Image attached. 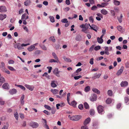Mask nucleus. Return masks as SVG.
Segmentation results:
<instances>
[{"label":"nucleus","mask_w":129,"mask_h":129,"mask_svg":"<svg viewBox=\"0 0 129 129\" xmlns=\"http://www.w3.org/2000/svg\"><path fill=\"white\" fill-rule=\"evenodd\" d=\"M68 117L71 120L74 121H77L79 120L81 118V116L79 115H75L71 116L69 115L68 116Z\"/></svg>","instance_id":"nucleus-1"},{"label":"nucleus","mask_w":129,"mask_h":129,"mask_svg":"<svg viewBox=\"0 0 129 129\" xmlns=\"http://www.w3.org/2000/svg\"><path fill=\"white\" fill-rule=\"evenodd\" d=\"M103 107L101 105L97 107V110L98 113L101 114H104V112L103 109Z\"/></svg>","instance_id":"nucleus-2"},{"label":"nucleus","mask_w":129,"mask_h":129,"mask_svg":"<svg viewBox=\"0 0 129 129\" xmlns=\"http://www.w3.org/2000/svg\"><path fill=\"white\" fill-rule=\"evenodd\" d=\"M97 99V96L96 94L93 93L92 94L90 98L91 101L93 102L96 101Z\"/></svg>","instance_id":"nucleus-3"},{"label":"nucleus","mask_w":129,"mask_h":129,"mask_svg":"<svg viewBox=\"0 0 129 129\" xmlns=\"http://www.w3.org/2000/svg\"><path fill=\"white\" fill-rule=\"evenodd\" d=\"M30 125L33 128H36L38 126V124L37 122H32L30 123Z\"/></svg>","instance_id":"nucleus-4"},{"label":"nucleus","mask_w":129,"mask_h":129,"mask_svg":"<svg viewBox=\"0 0 129 129\" xmlns=\"http://www.w3.org/2000/svg\"><path fill=\"white\" fill-rule=\"evenodd\" d=\"M25 86L29 90L32 91L34 88V87L33 85H31L27 84H25Z\"/></svg>","instance_id":"nucleus-5"},{"label":"nucleus","mask_w":129,"mask_h":129,"mask_svg":"<svg viewBox=\"0 0 129 129\" xmlns=\"http://www.w3.org/2000/svg\"><path fill=\"white\" fill-rule=\"evenodd\" d=\"M60 72L58 71V69L57 68H55L53 71V73L58 77L60 76L58 74Z\"/></svg>","instance_id":"nucleus-6"},{"label":"nucleus","mask_w":129,"mask_h":129,"mask_svg":"<svg viewBox=\"0 0 129 129\" xmlns=\"http://www.w3.org/2000/svg\"><path fill=\"white\" fill-rule=\"evenodd\" d=\"M7 11L6 8L5 6H0V12H5Z\"/></svg>","instance_id":"nucleus-7"},{"label":"nucleus","mask_w":129,"mask_h":129,"mask_svg":"<svg viewBox=\"0 0 129 129\" xmlns=\"http://www.w3.org/2000/svg\"><path fill=\"white\" fill-rule=\"evenodd\" d=\"M29 18L28 16L26 15V14L24 13L21 16L22 20H26L27 19Z\"/></svg>","instance_id":"nucleus-8"},{"label":"nucleus","mask_w":129,"mask_h":129,"mask_svg":"<svg viewBox=\"0 0 129 129\" xmlns=\"http://www.w3.org/2000/svg\"><path fill=\"white\" fill-rule=\"evenodd\" d=\"M128 84V82L126 81H122L120 83L121 87H125L127 86Z\"/></svg>","instance_id":"nucleus-9"},{"label":"nucleus","mask_w":129,"mask_h":129,"mask_svg":"<svg viewBox=\"0 0 129 129\" xmlns=\"http://www.w3.org/2000/svg\"><path fill=\"white\" fill-rule=\"evenodd\" d=\"M35 48V47L34 46L31 45L28 47L27 49L28 51L29 52H31L33 51Z\"/></svg>","instance_id":"nucleus-10"},{"label":"nucleus","mask_w":129,"mask_h":129,"mask_svg":"<svg viewBox=\"0 0 129 129\" xmlns=\"http://www.w3.org/2000/svg\"><path fill=\"white\" fill-rule=\"evenodd\" d=\"M2 87L4 89H9V87L8 84L7 83H4L2 86Z\"/></svg>","instance_id":"nucleus-11"},{"label":"nucleus","mask_w":129,"mask_h":129,"mask_svg":"<svg viewBox=\"0 0 129 129\" xmlns=\"http://www.w3.org/2000/svg\"><path fill=\"white\" fill-rule=\"evenodd\" d=\"M90 121V118L89 117L86 118L84 121V125H86L89 123Z\"/></svg>","instance_id":"nucleus-12"},{"label":"nucleus","mask_w":129,"mask_h":129,"mask_svg":"<svg viewBox=\"0 0 129 129\" xmlns=\"http://www.w3.org/2000/svg\"><path fill=\"white\" fill-rule=\"evenodd\" d=\"M113 99L110 98H108L106 101V102L107 104H109L112 102H114Z\"/></svg>","instance_id":"nucleus-13"},{"label":"nucleus","mask_w":129,"mask_h":129,"mask_svg":"<svg viewBox=\"0 0 129 129\" xmlns=\"http://www.w3.org/2000/svg\"><path fill=\"white\" fill-rule=\"evenodd\" d=\"M7 15L6 14H0V20H3L6 18Z\"/></svg>","instance_id":"nucleus-14"},{"label":"nucleus","mask_w":129,"mask_h":129,"mask_svg":"<svg viewBox=\"0 0 129 129\" xmlns=\"http://www.w3.org/2000/svg\"><path fill=\"white\" fill-rule=\"evenodd\" d=\"M50 91L53 94H57L58 92V90L57 89H51Z\"/></svg>","instance_id":"nucleus-15"},{"label":"nucleus","mask_w":129,"mask_h":129,"mask_svg":"<svg viewBox=\"0 0 129 129\" xmlns=\"http://www.w3.org/2000/svg\"><path fill=\"white\" fill-rule=\"evenodd\" d=\"M31 3V2L30 0H27L24 2V4L25 6H27L30 5Z\"/></svg>","instance_id":"nucleus-16"},{"label":"nucleus","mask_w":129,"mask_h":129,"mask_svg":"<svg viewBox=\"0 0 129 129\" xmlns=\"http://www.w3.org/2000/svg\"><path fill=\"white\" fill-rule=\"evenodd\" d=\"M101 13L103 15H106L108 14V12L104 9H102L101 10Z\"/></svg>","instance_id":"nucleus-17"},{"label":"nucleus","mask_w":129,"mask_h":129,"mask_svg":"<svg viewBox=\"0 0 129 129\" xmlns=\"http://www.w3.org/2000/svg\"><path fill=\"white\" fill-rule=\"evenodd\" d=\"M9 93L11 94H13L16 93L17 92L16 90L15 89H13L10 90L9 91Z\"/></svg>","instance_id":"nucleus-18"},{"label":"nucleus","mask_w":129,"mask_h":129,"mask_svg":"<svg viewBox=\"0 0 129 129\" xmlns=\"http://www.w3.org/2000/svg\"><path fill=\"white\" fill-rule=\"evenodd\" d=\"M117 28L118 30L121 33L123 31V30L122 27L120 25H118L117 26Z\"/></svg>","instance_id":"nucleus-19"},{"label":"nucleus","mask_w":129,"mask_h":129,"mask_svg":"<svg viewBox=\"0 0 129 129\" xmlns=\"http://www.w3.org/2000/svg\"><path fill=\"white\" fill-rule=\"evenodd\" d=\"M123 71V68L121 67L120 69L118 70L116 73V75L118 76L120 75L122 72Z\"/></svg>","instance_id":"nucleus-20"},{"label":"nucleus","mask_w":129,"mask_h":129,"mask_svg":"<svg viewBox=\"0 0 129 129\" xmlns=\"http://www.w3.org/2000/svg\"><path fill=\"white\" fill-rule=\"evenodd\" d=\"M105 49V53L107 55H109V53L108 52L109 48L108 47H104Z\"/></svg>","instance_id":"nucleus-21"},{"label":"nucleus","mask_w":129,"mask_h":129,"mask_svg":"<svg viewBox=\"0 0 129 129\" xmlns=\"http://www.w3.org/2000/svg\"><path fill=\"white\" fill-rule=\"evenodd\" d=\"M55 82L56 81H51V86L52 87L54 88L57 86V85L55 83Z\"/></svg>","instance_id":"nucleus-22"},{"label":"nucleus","mask_w":129,"mask_h":129,"mask_svg":"<svg viewBox=\"0 0 129 129\" xmlns=\"http://www.w3.org/2000/svg\"><path fill=\"white\" fill-rule=\"evenodd\" d=\"M1 70L3 71L5 69V64L3 62H2L1 63Z\"/></svg>","instance_id":"nucleus-23"},{"label":"nucleus","mask_w":129,"mask_h":129,"mask_svg":"<svg viewBox=\"0 0 129 129\" xmlns=\"http://www.w3.org/2000/svg\"><path fill=\"white\" fill-rule=\"evenodd\" d=\"M90 27L91 29L94 30L95 31H97L96 29V26L92 24L91 25V26H90Z\"/></svg>","instance_id":"nucleus-24"},{"label":"nucleus","mask_w":129,"mask_h":129,"mask_svg":"<svg viewBox=\"0 0 129 129\" xmlns=\"http://www.w3.org/2000/svg\"><path fill=\"white\" fill-rule=\"evenodd\" d=\"M49 62L50 63H52V62H59L60 63V62H59V60L57 61V60L56 59H50L49 60Z\"/></svg>","instance_id":"nucleus-25"},{"label":"nucleus","mask_w":129,"mask_h":129,"mask_svg":"<svg viewBox=\"0 0 129 129\" xmlns=\"http://www.w3.org/2000/svg\"><path fill=\"white\" fill-rule=\"evenodd\" d=\"M90 89V87L89 86H88L85 87L84 88V91L87 92L89 91Z\"/></svg>","instance_id":"nucleus-26"},{"label":"nucleus","mask_w":129,"mask_h":129,"mask_svg":"<svg viewBox=\"0 0 129 129\" xmlns=\"http://www.w3.org/2000/svg\"><path fill=\"white\" fill-rule=\"evenodd\" d=\"M123 16L122 14H120V17H117V19L119 22L121 23L122 22V20Z\"/></svg>","instance_id":"nucleus-27"},{"label":"nucleus","mask_w":129,"mask_h":129,"mask_svg":"<svg viewBox=\"0 0 129 129\" xmlns=\"http://www.w3.org/2000/svg\"><path fill=\"white\" fill-rule=\"evenodd\" d=\"M52 54L53 58L54 59L56 60H57V61L59 60L58 58V57L57 56L55 53L54 52H53L52 53Z\"/></svg>","instance_id":"nucleus-28"},{"label":"nucleus","mask_w":129,"mask_h":129,"mask_svg":"<svg viewBox=\"0 0 129 129\" xmlns=\"http://www.w3.org/2000/svg\"><path fill=\"white\" fill-rule=\"evenodd\" d=\"M82 70V69L81 68H79L74 73V74L75 75H78V74Z\"/></svg>","instance_id":"nucleus-29"},{"label":"nucleus","mask_w":129,"mask_h":129,"mask_svg":"<svg viewBox=\"0 0 129 129\" xmlns=\"http://www.w3.org/2000/svg\"><path fill=\"white\" fill-rule=\"evenodd\" d=\"M17 46V48L18 49L20 50L23 49V48L22 47V44H21L20 43H18Z\"/></svg>","instance_id":"nucleus-30"},{"label":"nucleus","mask_w":129,"mask_h":129,"mask_svg":"<svg viewBox=\"0 0 129 129\" xmlns=\"http://www.w3.org/2000/svg\"><path fill=\"white\" fill-rule=\"evenodd\" d=\"M113 3L116 6L119 5L120 4V2L117 0H114Z\"/></svg>","instance_id":"nucleus-31"},{"label":"nucleus","mask_w":129,"mask_h":129,"mask_svg":"<svg viewBox=\"0 0 129 129\" xmlns=\"http://www.w3.org/2000/svg\"><path fill=\"white\" fill-rule=\"evenodd\" d=\"M39 46L42 50H47L46 47L44 45H40Z\"/></svg>","instance_id":"nucleus-32"},{"label":"nucleus","mask_w":129,"mask_h":129,"mask_svg":"<svg viewBox=\"0 0 129 129\" xmlns=\"http://www.w3.org/2000/svg\"><path fill=\"white\" fill-rule=\"evenodd\" d=\"M92 90L93 92L96 93L97 94H99L100 93V91L96 88H92Z\"/></svg>","instance_id":"nucleus-33"},{"label":"nucleus","mask_w":129,"mask_h":129,"mask_svg":"<svg viewBox=\"0 0 129 129\" xmlns=\"http://www.w3.org/2000/svg\"><path fill=\"white\" fill-rule=\"evenodd\" d=\"M97 40L98 42L100 44L102 43L103 42V39H101L99 37L97 38Z\"/></svg>","instance_id":"nucleus-34"},{"label":"nucleus","mask_w":129,"mask_h":129,"mask_svg":"<svg viewBox=\"0 0 129 129\" xmlns=\"http://www.w3.org/2000/svg\"><path fill=\"white\" fill-rule=\"evenodd\" d=\"M101 74H99L97 75H94L93 77H92V78L94 79H95L97 78H99L101 76Z\"/></svg>","instance_id":"nucleus-35"},{"label":"nucleus","mask_w":129,"mask_h":129,"mask_svg":"<svg viewBox=\"0 0 129 129\" xmlns=\"http://www.w3.org/2000/svg\"><path fill=\"white\" fill-rule=\"evenodd\" d=\"M43 76H45L47 78L49 79L50 78V76L48 75V74L47 72L45 73L43 75Z\"/></svg>","instance_id":"nucleus-36"},{"label":"nucleus","mask_w":129,"mask_h":129,"mask_svg":"<svg viewBox=\"0 0 129 129\" xmlns=\"http://www.w3.org/2000/svg\"><path fill=\"white\" fill-rule=\"evenodd\" d=\"M70 93H68L67 95V101L68 103L69 104H70V103L69 102L70 98L69 97L70 96Z\"/></svg>","instance_id":"nucleus-37"},{"label":"nucleus","mask_w":129,"mask_h":129,"mask_svg":"<svg viewBox=\"0 0 129 129\" xmlns=\"http://www.w3.org/2000/svg\"><path fill=\"white\" fill-rule=\"evenodd\" d=\"M17 87L20 88L22 90H25L26 89L23 86L19 85H18L17 86Z\"/></svg>","instance_id":"nucleus-38"},{"label":"nucleus","mask_w":129,"mask_h":129,"mask_svg":"<svg viewBox=\"0 0 129 129\" xmlns=\"http://www.w3.org/2000/svg\"><path fill=\"white\" fill-rule=\"evenodd\" d=\"M5 102L3 100V99L0 98V104L1 105H3L4 104Z\"/></svg>","instance_id":"nucleus-39"},{"label":"nucleus","mask_w":129,"mask_h":129,"mask_svg":"<svg viewBox=\"0 0 129 129\" xmlns=\"http://www.w3.org/2000/svg\"><path fill=\"white\" fill-rule=\"evenodd\" d=\"M14 117L15 118L16 120H18V115L17 112H16L14 113Z\"/></svg>","instance_id":"nucleus-40"},{"label":"nucleus","mask_w":129,"mask_h":129,"mask_svg":"<svg viewBox=\"0 0 129 129\" xmlns=\"http://www.w3.org/2000/svg\"><path fill=\"white\" fill-rule=\"evenodd\" d=\"M75 39L77 41H80L81 39V36L80 35H78L76 37Z\"/></svg>","instance_id":"nucleus-41"},{"label":"nucleus","mask_w":129,"mask_h":129,"mask_svg":"<svg viewBox=\"0 0 129 129\" xmlns=\"http://www.w3.org/2000/svg\"><path fill=\"white\" fill-rule=\"evenodd\" d=\"M51 110V113L52 114H54L56 111V110L54 107L52 108Z\"/></svg>","instance_id":"nucleus-42"},{"label":"nucleus","mask_w":129,"mask_h":129,"mask_svg":"<svg viewBox=\"0 0 129 129\" xmlns=\"http://www.w3.org/2000/svg\"><path fill=\"white\" fill-rule=\"evenodd\" d=\"M69 104L74 107H75L76 105V103L75 101H73L71 103H70V104Z\"/></svg>","instance_id":"nucleus-43"},{"label":"nucleus","mask_w":129,"mask_h":129,"mask_svg":"<svg viewBox=\"0 0 129 129\" xmlns=\"http://www.w3.org/2000/svg\"><path fill=\"white\" fill-rule=\"evenodd\" d=\"M66 61L69 62H71V60L70 58H68L65 57H64L63 58Z\"/></svg>","instance_id":"nucleus-44"},{"label":"nucleus","mask_w":129,"mask_h":129,"mask_svg":"<svg viewBox=\"0 0 129 129\" xmlns=\"http://www.w3.org/2000/svg\"><path fill=\"white\" fill-rule=\"evenodd\" d=\"M84 105L85 108L86 109H88L89 108V105L86 102H85L84 103Z\"/></svg>","instance_id":"nucleus-45"},{"label":"nucleus","mask_w":129,"mask_h":129,"mask_svg":"<svg viewBox=\"0 0 129 129\" xmlns=\"http://www.w3.org/2000/svg\"><path fill=\"white\" fill-rule=\"evenodd\" d=\"M108 94L109 96H112L113 95V92L112 90H109L108 91Z\"/></svg>","instance_id":"nucleus-46"},{"label":"nucleus","mask_w":129,"mask_h":129,"mask_svg":"<svg viewBox=\"0 0 129 129\" xmlns=\"http://www.w3.org/2000/svg\"><path fill=\"white\" fill-rule=\"evenodd\" d=\"M64 103H62V105H60V104H57L56 105V107L57 109H59V108L58 107L59 106H60L61 107H62L64 106Z\"/></svg>","instance_id":"nucleus-47"},{"label":"nucleus","mask_w":129,"mask_h":129,"mask_svg":"<svg viewBox=\"0 0 129 129\" xmlns=\"http://www.w3.org/2000/svg\"><path fill=\"white\" fill-rule=\"evenodd\" d=\"M50 20L52 22H54L55 21V20L54 17L52 16H50L49 17Z\"/></svg>","instance_id":"nucleus-48"},{"label":"nucleus","mask_w":129,"mask_h":129,"mask_svg":"<svg viewBox=\"0 0 129 129\" xmlns=\"http://www.w3.org/2000/svg\"><path fill=\"white\" fill-rule=\"evenodd\" d=\"M87 28L85 27H83V28H82L81 31L83 32H84L85 33L87 34L88 33V32L87 31Z\"/></svg>","instance_id":"nucleus-49"},{"label":"nucleus","mask_w":129,"mask_h":129,"mask_svg":"<svg viewBox=\"0 0 129 129\" xmlns=\"http://www.w3.org/2000/svg\"><path fill=\"white\" fill-rule=\"evenodd\" d=\"M110 12L112 16H115V12L114 10H110Z\"/></svg>","instance_id":"nucleus-50"},{"label":"nucleus","mask_w":129,"mask_h":129,"mask_svg":"<svg viewBox=\"0 0 129 129\" xmlns=\"http://www.w3.org/2000/svg\"><path fill=\"white\" fill-rule=\"evenodd\" d=\"M41 52L42 51L41 50H37L35 51L34 53L36 55H38L40 54Z\"/></svg>","instance_id":"nucleus-51"},{"label":"nucleus","mask_w":129,"mask_h":129,"mask_svg":"<svg viewBox=\"0 0 129 129\" xmlns=\"http://www.w3.org/2000/svg\"><path fill=\"white\" fill-rule=\"evenodd\" d=\"M108 5V3H103L101 4L103 8L105 7Z\"/></svg>","instance_id":"nucleus-52"},{"label":"nucleus","mask_w":129,"mask_h":129,"mask_svg":"<svg viewBox=\"0 0 129 129\" xmlns=\"http://www.w3.org/2000/svg\"><path fill=\"white\" fill-rule=\"evenodd\" d=\"M61 22L63 23H67L68 21L67 19L64 18L62 19L61 20Z\"/></svg>","instance_id":"nucleus-53"},{"label":"nucleus","mask_w":129,"mask_h":129,"mask_svg":"<svg viewBox=\"0 0 129 129\" xmlns=\"http://www.w3.org/2000/svg\"><path fill=\"white\" fill-rule=\"evenodd\" d=\"M90 113L91 115H93L94 114V111L93 109H91L90 111Z\"/></svg>","instance_id":"nucleus-54"},{"label":"nucleus","mask_w":129,"mask_h":129,"mask_svg":"<svg viewBox=\"0 0 129 129\" xmlns=\"http://www.w3.org/2000/svg\"><path fill=\"white\" fill-rule=\"evenodd\" d=\"M49 40L52 41L53 42H55V40L54 38V37H51L49 38Z\"/></svg>","instance_id":"nucleus-55"},{"label":"nucleus","mask_w":129,"mask_h":129,"mask_svg":"<svg viewBox=\"0 0 129 129\" xmlns=\"http://www.w3.org/2000/svg\"><path fill=\"white\" fill-rule=\"evenodd\" d=\"M44 107L48 109L49 110H50L51 109V108L49 106L47 105H44Z\"/></svg>","instance_id":"nucleus-56"},{"label":"nucleus","mask_w":129,"mask_h":129,"mask_svg":"<svg viewBox=\"0 0 129 129\" xmlns=\"http://www.w3.org/2000/svg\"><path fill=\"white\" fill-rule=\"evenodd\" d=\"M101 47L99 46H97L95 47L94 48V49L96 51L100 49Z\"/></svg>","instance_id":"nucleus-57"},{"label":"nucleus","mask_w":129,"mask_h":129,"mask_svg":"<svg viewBox=\"0 0 129 129\" xmlns=\"http://www.w3.org/2000/svg\"><path fill=\"white\" fill-rule=\"evenodd\" d=\"M89 20L90 22L92 23L93 22V19L92 16H91L89 17Z\"/></svg>","instance_id":"nucleus-58"},{"label":"nucleus","mask_w":129,"mask_h":129,"mask_svg":"<svg viewBox=\"0 0 129 129\" xmlns=\"http://www.w3.org/2000/svg\"><path fill=\"white\" fill-rule=\"evenodd\" d=\"M78 107L79 109L82 110L83 108V105L82 104H80L79 105Z\"/></svg>","instance_id":"nucleus-59"},{"label":"nucleus","mask_w":129,"mask_h":129,"mask_svg":"<svg viewBox=\"0 0 129 129\" xmlns=\"http://www.w3.org/2000/svg\"><path fill=\"white\" fill-rule=\"evenodd\" d=\"M82 77V76L81 75H79V76H75L74 77V79L75 80H78V79H79L80 78H81Z\"/></svg>","instance_id":"nucleus-60"},{"label":"nucleus","mask_w":129,"mask_h":129,"mask_svg":"<svg viewBox=\"0 0 129 129\" xmlns=\"http://www.w3.org/2000/svg\"><path fill=\"white\" fill-rule=\"evenodd\" d=\"M47 68L49 69L48 72L50 73L51 71L52 68L51 67H47Z\"/></svg>","instance_id":"nucleus-61"},{"label":"nucleus","mask_w":129,"mask_h":129,"mask_svg":"<svg viewBox=\"0 0 129 129\" xmlns=\"http://www.w3.org/2000/svg\"><path fill=\"white\" fill-rule=\"evenodd\" d=\"M81 129H88V128L86 125H84L81 127Z\"/></svg>","instance_id":"nucleus-62"},{"label":"nucleus","mask_w":129,"mask_h":129,"mask_svg":"<svg viewBox=\"0 0 129 129\" xmlns=\"http://www.w3.org/2000/svg\"><path fill=\"white\" fill-rule=\"evenodd\" d=\"M125 102V103H127L129 100V98L125 97L124 98Z\"/></svg>","instance_id":"nucleus-63"},{"label":"nucleus","mask_w":129,"mask_h":129,"mask_svg":"<svg viewBox=\"0 0 129 129\" xmlns=\"http://www.w3.org/2000/svg\"><path fill=\"white\" fill-rule=\"evenodd\" d=\"M125 67L126 68H129V62H126L125 64Z\"/></svg>","instance_id":"nucleus-64"}]
</instances>
